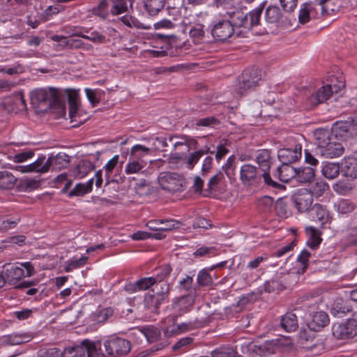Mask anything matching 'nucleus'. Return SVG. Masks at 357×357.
I'll return each mask as SVG.
<instances>
[{"instance_id":"nucleus-1","label":"nucleus","mask_w":357,"mask_h":357,"mask_svg":"<svg viewBox=\"0 0 357 357\" xmlns=\"http://www.w3.org/2000/svg\"><path fill=\"white\" fill-rule=\"evenodd\" d=\"M264 6L263 2L247 14L239 10L227 12L222 19L213 22L211 35L215 40L220 42L232 36L245 37L252 27L259 24Z\"/></svg>"},{"instance_id":"nucleus-2","label":"nucleus","mask_w":357,"mask_h":357,"mask_svg":"<svg viewBox=\"0 0 357 357\" xmlns=\"http://www.w3.org/2000/svg\"><path fill=\"white\" fill-rule=\"evenodd\" d=\"M331 131L326 128H319L314 132V143L317 145L316 151L321 155L333 158L342 155V145L333 141Z\"/></svg>"},{"instance_id":"nucleus-3","label":"nucleus","mask_w":357,"mask_h":357,"mask_svg":"<svg viewBox=\"0 0 357 357\" xmlns=\"http://www.w3.org/2000/svg\"><path fill=\"white\" fill-rule=\"evenodd\" d=\"M3 273L6 275L7 284L15 287L24 278H29L34 274V266L29 261L7 264L3 266Z\"/></svg>"},{"instance_id":"nucleus-4","label":"nucleus","mask_w":357,"mask_h":357,"mask_svg":"<svg viewBox=\"0 0 357 357\" xmlns=\"http://www.w3.org/2000/svg\"><path fill=\"white\" fill-rule=\"evenodd\" d=\"M160 188L169 192H176L183 189L184 179L176 173L161 172L158 177Z\"/></svg>"},{"instance_id":"nucleus-5","label":"nucleus","mask_w":357,"mask_h":357,"mask_svg":"<svg viewBox=\"0 0 357 357\" xmlns=\"http://www.w3.org/2000/svg\"><path fill=\"white\" fill-rule=\"evenodd\" d=\"M261 80L260 71L257 68H252L245 70L239 80L236 86L237 93L242 96L247 91L254 89Z\"/></svg>"},{"instance_id":"nucleus-6","label":"nucleus","mask_w":357,"mask_h":357,"mask_svg":"<svg viewBox=\"0 0 357 357\" xmlns=\"http://www.w3.org/2000/svg\"><path fill=\"white\" fill-rule=\"evenodd\" d=\"M104 347L109 357H120L129 353L130 342L123 338L112 337L104 342Z\"/></svg>"},{"instance_id":"nucleus-7","label":"nucleus","mask_w":357,"mask_h":357,"mask_svg":"<svg viewBox=\"0 0 357 357\" xmlns=\"http://www.w3.org/2000/svg\"><path fill=\"white\" fill-rule=\"evenodd\" d=\"M343 87L344 84L341 82L337 84H330L324 85L310 96L308 102L312 106H317V105L324 103L333 93H338Z\"/></svg>"},{"instance_id":"nucleus-8","label":"nucleus","mask_w":357,"mask_h":357,"mask_svg":"<svg viewBox=\"0 0 357 357\" xmlns=\"http://www.w3.org/2000/svg\"><path fill=\"white\" fill-rule=\"evenodd\" d=\"M271 160V152L267 149L261 150L256 155V161L259 165V169L262 172L264 183L268 186L275 188L278 183L271 178L269 174Z\"/></svg>"},{"instance_id":"nucleus-9","label":"nucleus","mask_w":357,"mask_h":357,"mask_svg":"<svg viewBox=\"0 0 357 357\" xmlns=\"http://www.w3.org/2000/svg\"><path fill=\"white\" fill-rule=\"evenodd\" d=\"M99 343L84 340L80 344L73 346L74 357H104Z\"/></svg>"},{"instance_id":"nucleus-10","label":"nucleus","mask_w":357,"mask_h":357,"mask_svg":"<svg viewBox=\"0 0 357 357\" xmlns=\"http://www.w3.org/2000/svg\"><path fill=\"white\" fill-rule=\"evenodd\" d=\"M333 335L337 339H349L357 335V321L348 319L344 323H335L332 328Z\"/></svg>"},{"instance_id":"nucleus-11","label":"nucleus","mask_w":357,"mask_h":357,"mask_svg":"<svg viewBox=\"0 0 357 357\" xmlns=\"http://www.w3.org/2000/svg\"><path fill=\"white\" fill-rule=\"evenodd\" d=\"M263 179L262 172L255 165L244 164L240 168V180L244 185H255Z\"/></svg>"},{"instance_id":"nucleus-12","label":"nucleus","mask_w":357,"mask_h":357,"mask_svg":"<svg viewBox=\"0 0 357 357\" xmlns=\"http://www.w3.org/2000/svg\"><path fill=\"white\" fill-rule=\"evenodd\" d=\"M30 98L33 103L54 102L58 99V91L55 88H41L32 91Z\"/></svg>"},{"instance_id":"nucleus-13","label":"nucleus","mask_w":357,"mask_h":357,"mask_svg":"<svg viewBox=\"0 0 357 357\" xmlns=\"http://www.w3.org/2000/svg\"><path fill=\"white\" fill-rule=\"evenodd\" d=\"M295 207L300 213L309 211L313 202V195L306 189L298 190L293 197Z\"/></svg>"},{"instance_id":"nucleus-14","label":"nucleus","mask_w":357,"mask_h":357,"mask_svg":"<svg viewBox=\"0 0 357 357\" xmlns=\"http://www.w3.org/2000/svg\"><path fill=\"white\" fill-rule=\"evenodd\" d=\"M302 146L296 144L294 149H282L278 151V158L282 164H291L295 162L301 157Z\"/></svg>"},{"instance_id":"nucleus-15","label":"nucleus","mask_w":357,"mask_h":357,"mask_svg":"<svg viewBox=\"0 0 357 357\" xmlns=\"http://www.w3.org/2000/svg\"><path fill=\"white\" fill-rule=\"evenodd\" d=\"M309 218L324 225L330 220V215L326 207L319 204H314L308 211Z\"/></svg>"},{"instance_id":"nucleus-16","label":"nucleus","mask_w":357,"mask_h":357,"mask_svg":"<svg viewBox=\"0 0 357 357\" xmlns=\"http://www.w3.org/2000/svg\"><path fill=\"white\" fill-rule=\"evenodd\" d=\"M69 117L71 123H75L73 126L77 127L84 123L86 118L83 117L78 111V103L76 96H69Z\"/></svg>"},{"instance_id":"nucleus-17","label":"nucleus","mask_w":357,"mask_h":357,"mask_svg":"<svg viewBox=\"0 0 357 357\" xmlns=\"http://www.w3.org/2000/svg\"><path fill=\"white\" fill-rule=\"evenodd\" d=\"M156 283L155 277L143 278L134 283H130L126 286V289L130 293L148 289L150 287Z\"/></svg>"},{"instance_id":"nucleus-18","label":"nucleus","mask_w":357,"mask_h":357,"mask_svg":"<svg viewBox=\"0 0 357 357\" xmlns=\"http://www.w3.org/2000/svg\"><path fill=\"white\" fill-rule=\"evenodd\" d=\"M195 294H189L176 298L172 303V307L175 311L181 312H188L195 301Z\"/></svg>"},{"instance_id":"nucleus-19","label":"nucleus","mask_w":357,"mask_h":357,"mask_svg":"<svg viewBox=\"0 0 357 357\" xmlns=\"http://www.w3.org/2000/svg\"><path fill=\"white\" fill-rule=\"evenodd\" d=\"M50 169L60 171L68 167L70 164L69 156L63 153H59L56 155L49 158Z\"/></svg>"},{"instance_id":"nucleus-20","label":"nucleus","mask_w":357,"mask_h":357,"mask_svg":"<svg viewBox=\"0 0 357 357\" xmlns=\"http://www.w3.org/2000/svg\"><path fill=\"white\" fill-rule=\"evenodd\" d=\"M264 18L268 24L278 25L282 19V13L279 7L269 6L266 8Z\"/></svg>"},{"instance_id":"nucleus-21","label":"nucleus","mask_w":357,"mask_h":357,"mask_svg":"<svg viewBox=\"0 0 357 357\" xmlns=\"http://www.w3.org/2000/svg\"><path fill=\"white\" fill-rule=\"evenodd\" d=\"M31 336L26 333H13L1 337L3 343L10 345H17L30 341Z\"/></svg>"},{"instance_id":"nucleus-22","label":"nucleus","mask_w":357,"mask_h":357,"mask_svg":"<svg viewBox=\"0 0 357 357\" xmlns=\"http://www.w3.org/2000/svg\"><path fill=\"white\" fill-rule=\"evenodd\" d=\"M342 172L347 177L357 178V159L354 158H345L342 164Z\"/></svg>"},{"instance_id":"nucleus-23","label":"nucleus","mask_w":357,"mask_h":357,"mask_svg":"<svg viewBox=\"0 0 357 357\" xmlns=\"http://www.w3.org/2000/svg\"><path fill=\"white\" fill-rule=\"evenodd\" d=\"M93 168L94 167L91 162L87 160H82L73 169V174L75 178L81 179L86 176Z\"/></svg>"},{"instance_id":"nucleus-24","label":"nucleus","mask_w":357,"mask_h":357,"mask_svg":"<svg viewBox=\"0 0 357 357\" xmlns=\"http://www.w3.org/2000/svg\"><path fill=\"white\" fill-rule=\"evenodd\" d=\"M278 174L279 179L287 183L292 178H296V169L288 164H282L278 167Z\"/></svg>"},{"instance_id":"nucleus-25","label":"nucleus","mask_w":357,"mask_h":357,"mask_svg":"<svg viewBox=\"0 0 357 357\" xmlns=\"http://www.w3.org/2000/svg\"><path fill=\"white\" fill-rule=\"evenodd\" d=\"M146 166V162L144 160H137L129 156L128 163L125 167V173L126 174L141 173Z\"/></svg>"},{"instance_id":"nucleus-26","label":"nucleus","mask_w":357,"mask_h":357,"mask_svg":"<svg viewBox=\"0 0 357 357\" xmlns=\"http://www.w3.org/2000/svg\"><path fill=\"white\" fill-rule=\"evenodd\" d=\"M280 325L287 332L295 331L298 326V319L295 314L287 312L281 319Z\"/></svg>"},{"instance_id":"nucleus-27","label":"nucleus","mask_w":357,"mask_h":357,"mask_svg":"<svg viewBox=\"0 0 357 357\" xmlns=\"http://www.w3.org/2000/svg\"><path fill=\"white\" fill-rule=\"evenodd\" d=\"M305 231L309 236L307 245L312 249L318 248L322 241L320 231L312 226L306 227Z\"/></svg>"},{"instance_id":"nucleus-28","label":"nucleus","mask_w":357,"mask_h":357,"mask_svg":"<svg viewBox=\"0 0 357 357\" xmlns=\"http://www.w3.org/2000/svg\"><path fill=\"white\" fill-rule=\"evenodd\" d=\"M94 178L89 179L86 183H77L75 188L69 192L68 197L83 196L92 190Z\"/></svg>"},{"instance_id":"nucleus-29","label":"nucleus","mask_w":357,"mask_h":357,"mask_svg":"<svg viewBox=\"0 0 357 357\" xmlns=\"http://www.w3.org/2000/svg\"><path fill=\"white\" fill-rule=\"evenodd\" d=\"M329 322L328 314L323 312H317L312 315L311 327L314 331H318L324 327Z\"/></svg>"},{"instance_id":"nucleus-30","label":"nucleus","mask_w":357,"mask_h":357,"mask_svg":"<svg viewBox=\"0 0 357 357\" xmlns=\"http://www.w3.org/2000/svg\"><path fill=\"white\" fill-rule=\"evenodd\" d=\"M314 177V169L312 167H304L296 169V179L299 182H311Z\"/></svg>"},{"instance_id":"nucleus-31","label":"nucleus","mask_w":357,"mask_h":357,"mask_svg":"<svg viewBox=\"0 0 357 357\" xmlns=\"http://www.w3.org/2000/svg\"><path fill=\"white\" fill-rule=\"evenodd\" d=\"M17 178L7 170L0 171V189H12L16 183Z\"/></svg>"},{"instance_id":"nucleus-32","label":"nucleus","mask_w":357,"mask_h":357,"mask_svg":"<svg viewBox=\"0 0 357 357\" xmlns=\"http://www.w3.org/2000/svg\"><path fill=\"white\" fill-rule=\"evenodd\" d=\"M176 319V316H172L165 319L164 323L165 326L163 328V331L166 337H169L181 334L178 324H175Z\"/></svg>"},{"instance_id":"nucleus-33","label":"nucleus","mask_w":357,"mask_h":357,"mask_svg":"<svg viewBox=\"0 0 357 357\" xmlns=\"http://www.w3.org/2000/svg\"><path fill=\"white\" fill-rule=\"evenodd\" d=\"M165 0H144V6L151 16L156 15L164 7Z\"/></svg>"},{"instance_id":"nucleus-34","label":"nucleus","mask_w":357,"mask_h":357,"mask_svg":"<svg viewBox=\"0 0 357 357\" xmlns=\"http://www.w3.org/2000/svg\"><path fill=\"white\" fill-rule=\"evenodd\" d=\"M33 172L44 174L50 170L49 158L46 159L45 156L39 157L36 161L31 163Z\"/></svg>"},{"instance_id":"nucleus-35","label":"nucleus","mask_w":357,"mask_h":357,"mask_svg":"<svg viewBox=\"0 0 357 357\" xmlns=\"http://www.w3.org/2000/svg\"><path fill=\"white\" fill-rule=\"evenodd\" d=\"M165 301L155 294H148L144 299L145 307L152 312H156Z\"/></svg>"},{"instance_id":"nucleus-36","label":"nucleus","mask_w":357,"mask_h":357,"mask_svg":"<svg viewBox=\"0 0 357 357\" xmlns=\"http://www.w3.org/2000/svg\"><path fill=\"white\" fill-rule=\"evenodd\" d=\"M140 332L150 343L158 341L161 336L160 331L154 326L144 327Z\"/></svg>"},{"instance_id":"nucleus-37","label":"nucleus","mask_w":357,"mask_h":357,"mask_svg":"<svg viewBox=\"0 0 357 357\" xmlns=\"http://www.w3.org/2000/svg\"><path fill=\"white\" fill-rule=\"evenodd\" d=\"M322 174L328 179H333L338 176L340 166L338 163L327 162L322 167Z\"/></svg>"},{"instance_id":"nucleus-38","label":"nucleus","mask_w":357,"mask_h":357,"mask_svg":"<svg viewBox=\"0 0 357 357\" xmlns=\"http://www.w3.org/2000/svg\"><path fill=\"white\" fill-rule=\"evenodd\" d=\"M151 149L142 144H135L130 149V157L137 160H143V158L148 155Z\"/></svg>"},{"instance_id":"nucleus-39","label":"nucleus","mask_w":357,"mask_h":357,"mask_svg":"<svg viewBox=\"0 0 357 357\" xmlns=\"http://www.w3.org/2000/svg\"><path fill=\"white\" fill-rule=\"evenodd\" d=\"M160 231H172L180 228L182 223L174 219H160L159 221Z\"/></svg>"},{"instance_id":"nucleus-40","label":"nucleus","mask_w":357,"mask_h":357,"mask_svg":"<svg viewBox=\"0 0 357 357\" xmlns=\"http://www.w3.org/2000/svg\"><path fill=\"white\" fill-rule=\"evenodd\" d=\"M110 7L112 15H120L127 10V0H110Z\"/></svg>"},{"instance_id":"nucleus-41","label":"nucleus","mask_w":357,"mask_h":357,"mask_svg":"<svg viewBox=\"0 0 357 357\" xmlns=\"http://www.w3.org/2000/svg\"><path fill=\"white\" fill-rule=\"evenodd\" d=\"M167 139V146L169 145H172L174 150L177 149L178 146H184L185 149L186 151H189L190 150V146L188 144L186 137H181L180 140H176L178 139L177 136H172V135H167L165 136Z\"/></svg>"},{"instance_id":"nucleus-42","label":"nucleus","mask_w":357,"mask_h":357,"mask_svg":"<svg viewBox=\"0 0 357 357\" xmlns=\"http://www.w3.org/2000/svg\"><path fill=\"white\" fill-rule=\"evenodd\" d=\"M153 291V294L165 301L169 293V285L167 282H156Z\"/></svg>"},{"instance_id":"nucleus-43","label":"nucleus","mask_w":357,"mask_h":357,"mask_svg":"<svg viewBox=\"0 0 357 357\" xmlns=\"http://www.w3.org/2000/svg\"><path fill=\"white\" fill-rule=\"evenodd\" d=\"M76 36L89 40L96 44H102L106 42L105 36L98 31H93L89 35L77 33Z\"/></svg>"},{"instance_id":"nucleus-44","label":"nucleus","mask_w":357,"mask_h":357,"mask_svg":"<svg viewBox=\"0 0 357 357\" xmlns=\"http://www.w3.org/2000/svg\"><path fill=\"white\" fill-rule=\"evenodd\" d=\"M88 260V257L82 256L79 259H71L67 261V264L65 266V271L67 273L71 272L73 270L78 268L84 266Z\"/></svg>"},{"instance_id":"nucleus-45","label":"nucleus","mask_w":357,"mask_h":357,"mask_svg":"<svg viewBox=\"0 0 357 357\" xmlns=\"http://www.w3.org/2000/svg\"><path fill=\"white\" fill-rule=\"evenodd\" d=\"M283 289V285L280 280H279V276L275 275L271 280L267 281L264 284V290L266 292H273L275 291H280Z\"/></svg>"},{"instance_id":"nucleus-46","label":"nucleus","mask_w":357,"mask_h":357,"mask_svg":"<svg viewBox=\"0 0 357 357\" xmlns=\"http://www.w3.org/2000/svg\"><path fill=\"white\" fill-rule=\"evenodd\" d=\"M334 129L340 135L344 132L354 133L353 120L351 122H336L334 125Z\"/></svg>"},{"instance_id":"nucleus-47","label":"nucleus","mask_w":357,"mask_h":357,"mask_svg":"<svg viewBox=\"0 0 357 357\" xmlns=\"http://www.w3.org/2000/svg\"><path fill=\"white\" fill-rule=\"evenodd\" d=\"M198 20L197 23L190 30V35L196 42L199 43L204 36V25Z\"/></svg>"},{"instance_id":"nucleus-48","label":"nucleus","mask_w":357,"mask_h":357,"mask_svg":"<svg viewBox=\"0 0 357 357\" xmlns=\"http://www.w3.org/2000/svg\"><path fill=\"white\" fill-rule=\"evenodd\" d=\"M109 6L110 0H101L98 6L93 9V12L96 15L105 18L109 13Z\"/></svg>"},{"instance_id":"nucleus-49","label":"nucleus","mask_w":357,"mask_h":357,"mask_svg":"<svg viewBox=\"0 0 357 357\" xmlns=\"http://www.w3.org/2000/svg\"><path fill=\"white\" fill-rule=\"evenodd\" d=\"M338 0H315V3L321 6L323 13H328L330 11H335Z\"/></svg>"},{"instance_id":"nucleus-50","label":"nucleus","mask_w":357,"mask_h":357,"mask_svg":"<svg viewBox=\"0 0 357 357\" xmlns=\"http://www.w3.org/2000/svg\"><path fill=\"white\" fill-rule=\"evenodd\" d=\"M335 206L337 211L342 214L350 213L354 209V204L348 199H340Z\"/></svg>"},{"instance_id":"nucleus-51","label":"nucleus","mask_w":357,"mask_h":357,"mask_svg":"<svg viewBox=\"0 0 357 357\" xmlns=\"http://www.w3.org/2000/svg\"><path fill=\"white\" fill-rule=\"evenodd\" d=\"M84 91L87 99L93 107L100 102L101 94L99 90L86 88Z\"/></svg>"},{"instance_id":"nucleus-52","label":"nucleus","mask_w":357,"mask_h":357,"mask_svg":"<svg viewBox=\"0 0 357 357\" xmlns=\"http://www.w3.org/2000/svg\"><path fill=\"white\" fill-rule=\"evenodd\" d=\"M156 271V282H165L163 280L170 274L172 268L168 264H165L157 269Z\"/></svg>"},{"instance_id":"nucleus-53","label":"nucleus","mask_w":357,"mask_h":357,"mask_svg":"<svg viewBox=\"0 0 357 357\" xmlns=\"http://www.w3.org/2000/svg\"><path fill=\"white\" fill-rule=\"evenodd\" d=\"M209 151V148H207L206 151L204 150H198L197 151H195L194 153H191L187 161L188 167L189 169H192L195 165L199 161V160L201 158V157L208 153Z\"/></svg>"},{"instance_id":"nucleus-54","label":"nucleus","mask_w":357,"mask_h":357,"mask_svg":"<svg viewBox=\"0 0 357 357\" xmlns=\"http://www.w3.org/2000/svg\"><path fill=\"white\" fill-rule=\"evenodd\" d=\"M257 205L260 210L269 211L275 206V204L272 197L264 196L258 200Z\"/></svg>"},{"instance_id":"nucleus-55","label":"nucleus","mask_w":357,"mask_h":357,"mask_svg":"<svg viewBox=\"0 0 357 357\" xmlns=\"http://www.w3.org/2000/svg\"><path fill=\"white\" fill-rule=\"evenodd\" d=\"M197 283L200 286H211L213 284V279L206 270H202L197 275Z\"/></svg>"},{"instance_id":"nucleus-56","label":"nucleus","mask_w":357,"mask_h":357,"mask_svg":"<svg viewBox=\"0 0 357 357\" xmlns=\"http://www.w3.org/2000/svg\"><path fill=\"white\" fill-rule=\"evenodd\" d=\"M34 155V152L31 150H28L25 151H22L15 154L13 156V160L15 162H24L31 158H32Z\"/></svg>"},{"instance_id":"nucleus-57","label":"nucleus","mask_w":357,"mask_h":357,"mask_svg":"<svg viewBox=\"0 0 357 357\" xmlns=\"http://www.w3.org/2000/svg\"><path fill=\"white\" fill-rule=\"evenodd\" d=\"M311 253L307 250H303L297 257V261L300 263L302 273H304L308 266V261Z\"/></svg>"},{"instance_id":"nucleus-58","label":"nucleus","mask_w":357,"mask_h":357,"mask_svg":"<svg viewBox=\"0 0 357 357\" xmlns=\"http://www.w3.org/2000/svg\"><path fill=\"white\" fill-rule=\"evenodd\" d=\"M15 110H23L26 108V101L22 91H18L13 95Z\"/></svg>"},{"instance_id":"nucleus-59","label":"nucleus","mask_w":357,"mask_h":357,"mask_svg":"<svg viewBox=\"0 0 357 357\" xmlns=\"http://www.w3.org/2000/svg\"><path fill=\"white\" fill-rule=\"evenodd\" d=\"M213 357H243L238 355L237 353L232 349H221L215 351L213 354Z\"/></svg>"},{"instance_id":"nucleus-60","label":"nucleus","mask_w":357,"mask_h":357,"mask_svg":"<svg viewBox=\"0 0 357 357\" xmlns=\"http://www.w3.org/2000/svg\"><path fill=\"white\" fill-rule=\"evenodd\" d=\"M1 106L7 112H13L15 110L14 97L10 96L3 99Z\"/></svg>"},{"instance_id":"nucleus-61","label":"nucleus","mask_w":357,"mask_h":357,"mask_svg":"<svg viewBox=\"0 0 357 357\" xmlns=\"http://www.w3.org/2000/svg\"><path fill=\"white\" fill-rule=\"evenodd\" d=\"M309 11V9L305 6V3H303L298 14V20L301 23L305 24L309 22L311 18H312V17L310 15Z\"/></svg>"},{"instance_id":"nucleus-62","label":"nucleus","mask_w":357,"mask_h":357,"mask_svg":"<svg viewBox=\"0 0 357 357\" xmlns=\"http://www.w3.org/2000/svg\"><path fill=\"white\" fill-rule=\"evenodd\" d=\"M275 208L280 216H287L288 214V208L285 202L282 199H278L275 203Z\"/></svg>"},{"instance_id":"nucleus-63","label":"nucleus","mask_w":357,"mask_h":357,"mask_svg":"<svg viewBox=\"0 0 357 357\" xmlns=\"http://www.w3.org/2000/svg\"><path fill=\"white\" fill-rule=\"evenodd\" d=\"M215 252L214 247H201L194 252V255L196 257L215 255Z\"/></svg>"},{"instance_id":"nucleus-64","label":"nucleus","mask_w":357,"mask_h":357,"mask_svg":"<svg viewBox=\"0 0 357 357\" xmlns=\"http://www.w3.org/2000/svg\"><path fill=\"white\" fill-rule=\"evenodd\" d=\"M211 227V224L210 220L201 217L196 218L193 222L194 228H202L204 229H207Z\"/></svg>"}]
</instances>
